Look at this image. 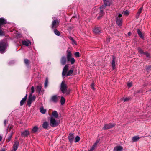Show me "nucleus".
<instances>
[{
  "mask_svg": "<svg viewBox=\"0 0 151 151\" xmlns=\"http://www.w3.org/2000/svg\"><path fill=\"white\" fill-rule=\"evenodd\" d=\"M27 94L26 95V96L24 97L22 99V101H24L25 102V101H26V100L27 99Z\"/></svg>",
  "mask_w": 151,
  "mask_h": 151,
  "instance_id": "ea45409f",
  "label": "nucleus"
},
{
  "mask_svg": "<svg viewBox=\"0 0 151 151\" xmlns=\"http://www.w3.org/2000/svg\"><path fill=\"white\" fill-rule=\"evenodd\" d=\"M74 55L76 57H79L80 56L79 53L78 52H76L74 54Z\"/></svg>",
  "mask_w": 151,
  "mask_h": 151,
  "instance_id": "f704fd0d",
  "label": "nucleus"
},
{
  "mask_svg": "<svg viewBox=\"0 0 151 151\" xmlns=\"http://www.w3.org/2000/svg\"><path fill=\"white\" fill-rule=\"evenodd\" d=\"M142 7H141V8H139V10H138L137 13H139V14H141V13L142 11Z\"/></svg>",
  "mask_w": 151,
  "mask_h": 151,
  "instance_id": "4c0bfd02",
  "label": "nucleus"
},
{
  "mask_svg": "<svg viewBox=\"0 0 151 151\" xmlns=\"http://www.w3.org/2000/svg\"><path fill=\"white\" fill-rule=\"evenodd\" d=\"M143 55H145L147 57H148L149 56V54L147 52H144Z\"/></svg>",
  "mask_w": 151,
  "mask_h": 151,
  "instance_id": "c03bdc74",
  "label": "nucleus"
},
{
  "mask_svg": "<svg viewBox=\"0 0 151 151\" xmlns=\"http://www.w3.org/2000/svg\"><path fill=\"white\" fill-rule=\"evenodd\" d=\"M68 69V65H66L64 67L63 70L62 72V76L63 77V76H65L67 72Z\"/></svg>",
  "mask_w": 151,
  "mask_h": 151,
  "instance_id": "4468645a",
  "label": "nucleus"
},
{
  "mask_svg": "<svg viewBox=\"0 0 151 151\" xmlns=\"http://www.w3.org/2000/svg\"><path fill=\"white\" fill-rule=\"evenodd\" d=\"M95 146H94V145H93V146H92V147L91 148V149H90V150H89V151H93V150L94 149L95 147Z\"/></svg>",
  "mask_w": 151,
  "mask_h": 151,
  "instance_id": "a19ab883",
  "label": "nucleus"
},
{
  "mask_svg": "<svg viewBox=\"0 0 151 151\" xmlns=\"http://www.w3.org/2000/svg\"><path fill=\"white\" fill-rule=\"evenodd\" d=\"M129 100V98H125L123 99L124 102L127 101Z\"/></svg>",
  "mask_w": 151,
  "mask_h": 151,
  "instance_id": "3c124183",
  "label": "nucleus"
},
{
  "mask_svg": "<svg viewBox=\"0 0 151 151\" xmlns=\"http://www.w3.org/2000/svg\"><path fill=\"white\" fill-rule=\"evenodd\" d=\"M6 23V19L3 18H0V28L1 26L2 25L5 24Z\"/></svg>",
  "mask_w": 151,
  "mask_h": 151,
  "instance_id": "f3484780",
  "label": "nucleus"
},
{
  "mask_svg": "<svg viewBox=\"0 0 151 151\" xmlns=\"http://www.w3.org/2000/svg\"><path fill=\"white\" fill-rule=\"evenodd\" d=\"M124 14L125 15H128L129 14V12L127 10H126L124 12Z\"/></svg>",
  "mask_w": 151,
  "mask_h": 151,
  "instance_id": "79ce46f5",
  "label": "nucleus"
},
{
  "mask_svg": "<svg viewBox=\"0 0 151 151\" xmlns=\"http://www.w3.org/2000/svg\"><path fill=\"white\" fill-rule=\"evenodd\" d=\"M99 140H97L96 142L93 145L96 146L97 145L98 143L99 142Z\"/></svg>",
  "mask_w": 151,
  "mask_h": 151,
  "instance_id": "603ef678",
  "label": "nucleus"
},
{
  "mask_svg": "<svg viewBox=\"0 0 151 151\" xmlns=\"http://www.w3.org/2000/svg\"><path fill=\"white\" fill-rule=\"evenodd\" d=\"M137 50L139 53L143 55V54L144 52H143V51L141 49L140 47H138L137 48Z\"/></svg>",
  "mask_w": 151,
  "mask_h": 151,
  "instance_id": "c756f323",
  "label": "nucleus"
},
{
  "mask_svg": "<svg viewBox=\"0 0 151 151\" xmlns=\"http://www.w3.org/2000/svg\"><path fill=\"white\" fill-rule=\"evenodd\" d=\"M24 61L25 64L27 65H28L29 63V60L27 59H25L24 60Z\"/></svg>",
  "mask_w": 151,
  "mask_h": 151,
  "instance_id": "c9c22d12",
  "label": "nucleus"
},
{
  "mask_svg": "<svg viewBox=\"0 0 151 151\" xmlns=\"http://www.w3.org/2000/svg\"><path fill=\"white\" fill-rule=\"evenodd\" d=\"M66 58L65 56H63L61 57L60 60V62L62 65H64L66 64Z\"/></svg>",
  "mask_w": 151,
  "mask_h": 151,
  "instance_id": "f8f14e48",
  "label": "nucleus"
},
{
  "mask_svg": "<svg viewBox=\"0 0 151 151\" xmlns=\"http://www.w3.org/2000/svg\"><path fill=\"white\" fill-rule=\"evenodd\" d=\"M65 99L63 96H62L61 98L60 102L61 105H63L65 102Z\"/></svg>",
  "mask_w": 151,
  "mask_h": 151,
  "instance_id": "bb28decb",
  "label": "nucleus"
},
{
  "mask_svg": "<svg viewBox=\"0 0 151 151\" xmlns=\"http://www.w3.org/2000/svg\"><path fill=\"white\" fill-rule=\"evenodd\" d=\"M132 84L131 83H129L127 84V86L129 87H130L132 86Z\"/></svg>",
  "mask_w": 151,
  "mask_h": 151,
  "instance_id": "8fccbe9b",
  "label": "nucleus"
},
{
  "mask_svg": "<svg viewBox=\"0 0 151 151\" xmlns=\"http://www.w3.org/2000/svg\"><path fill=\"white\" fill-rule=\"evenodd\" d=\"M9 128V130L11 129V128H12V127L11 126H10V127H9V126L8 127V129H9V128Z\"/></svg>",
  "mask_w": 151,
  "mask_h": 151,
  "instance_id": "e2e57ef3",
  "label": "nucleus"
},
{
  "mask_svg": "<svg viewBox=\"0 0 151 151\" xmlns=\"http://www.w3.org/2000/svg\"><path fill=\"white\" fill-rule=\"evenodd\" d=\"M60 90L61 92L63 94L66 93V95H68L70 93V90L68 89L67 86L64 81H63L61 83Z\"/></svg>",
  "mask_w": 151,
  "mask_h": 151,
  "instance_id": "f03ea898",
  "label": "nucleus"
},
{
  "mask_svg": "<svg viewBox=\"0 0 151 151\" xmlns=\"http://www.w3.org/2000/svg\"><path fill=\"white\" fill-rule=\"evenodd\" d=\"M122 15L121 14H119L118 16L116 15V21L117 24L119 26H121L122 25V19L121 18Z\"/></svg>",
  "mask_w": 151,
  "mask_h": 151,
  "instance_id": "39448f33",
  "label": "nucleus"
},
{
  "mask_svg": "<svg viewBox=\"0 0 151 151\" xmlns=\"http://www.w3.org/2000/svg\"><path fill=\"white\" fill-rule=\"evenodd\" d=\"M14 63V61L13 60V61H11L10 62H9V63L10 64H13Z\"/></svg>",
  "mask_w": 151,
  "mask_h": 151,
  "instance_id": "5fc2aeb1",
  "label": "nucleus"
},
{
  "mask_svg": "<svg viewBox=\"0 0 151 151\" xmlns=\"http://www.w3.org/2000/svg\"><path fill=\"white\" fill-rule=\"evenodd\" d=\"M42 86L40 85H39L37 87L36 91L38 92V93L40 94L41 92V89Z\"/></svg>",
  "mask_w": 151,
  "mask_h": 151,
  "instance_id": "4be33fe9",
  "label": "nucleus"
},
{
  "mask_svg": "<svg viewBox=\"0 0 151 151\" xmlns=\"http://www.w3.org/2000/svg\"><path fill=\"white\" fill-rule=\"evenodd\" d=\"M115 58L114 56H112V65L113 69H115Z\"/></svg>",
  "mask_w": 151,
  "mask_h": 151,
  "instance_id": "6ab92c4d",
  "label": "nucleus"
},
{
  "mask_svg": "<svg viewBox=\"0 0 151 151\" xmlns=\"http://www.w3.org/2000/svg\"><path fill=\"white\" fill-rule=\"evenodd\" d=\"M1 151H5V150L4 149H2L1 150Z\"/></svg>",
  "mask_w": 151,
  "mask_h": 151,
  "instance_id": "69168bd1",
  "label": "nucleus"
},
{
  "mask_svg": "<svg viewBox=\"0 0 151 151\" xmlns=\"http://www.w3.org/2000/svg\"><path fill=\"white\" fill-rule=\"evenodd\" d=\"M28 100H29L31 102V103L32 101V100L31 99L29 98V99H28Z\"/></svg>",
  "mask_w": 151,
  "mask_h": 151,
  "instance_id": "680f3d73",
  "label": "nucleus"
},
{
  "mask_svg": "<svg viewBox=\"0 0 151 151\" xmlns=\"http://www.w3.org/2000/svg\"><path fill=\"white\" fill-rule=\"evenodd\" d=\"M137 32L139 36L141 38L143 39L144 38V36L143 35L139 29H137Z\"/></svg>",
  "mask_w": 151,
  "mask_h": 151,
  "instance_id": "393cba45",
  "label": "nucleus"
},
{
  "mask_svg": "<svg viewBox=\"0 0 151 151\" xmlns=\"http://www.w3.org/2000/svg\"><path fill=\"white\" fill-rule=\"evenodd\" d=\"M40 111L42 114H45L46 113V110L44 109L43 107H41L40 108Z\"/></svg>",
  "mask_w": 151,
  "mask_h": 151,
  "instance_id": "a878e982",
  "label": "nucleus"
},
{
  "mask_svg": "<svg viewBox=\"0 0 151 151\" xmlns=\"http://www.w3.org/2000/svg\"><path fill=\"white\" fill-rule=\"evenodd\" d=\"M130 34H131V33H130V32H129L128 33V35H130Z\"/></svg>",
  "mask_w": 151,
  "mask_h": 151,
  "instance_id": "338daca9",
  "label": "nucleus"
},
{
  "mask_svg": "<svg viewBox=\"0 0 151 151\" xmlns=\"http://www.w3.org/2000/svg\"><path fill=\"white\" fill-rule=\"evenodd\" d=\"M105 6H110L112 4V0H103Z\"/></svg>",
  "mask_w": 151,
  "mask_h": 151,
  "instance_id": "9b49d317",
  "label": "nucleus"
},
{
  "mask_svg": "<svg viewBox=\"0 0 151 151\" xmlns=\"http://www.w3.org/2000/svg\"><path fill=\"white\" fill-rule=\"evenodd\" d=\"M52 116L55 118H57L58 116V114L57 111H54L52 113Z\"/></svg>",
  "mask_w": 151,
  "mask_h": 151,
  "instance_id": "b1692460",
  "label": "nucleus"
},
{
  "mask_svg": "<svg viewBox=\"0 0 151 151\" xmlns=\"http://www.w3.org/2000/svg\"><path fill=\"white\" fill-rule=\"evenodd\" d=\"M19 145V142L17 141L15 142L13 145V148L12 151H16Z\"/></svg>",
  "mask_w": 151,
  "mask_h": 151,
  "instance_id": "ddd939ff",
  "label": "nucleus"
},
{
  "mask_svg": "<svg viewBox=\"0 0 151 151\" xmlns=\"http://www.w3.org/2000/svg\"><path fill=\"white\" fill-rule=\"evenodd\" d=\"M72 44H76V41L74 40L72 41Z\"/></svg>",
  "mask_w": 151,
  "mask_h": 151,
  "instance_id": "864d4df0",
  "label": "nucleus"
},
{
  "mask_svg": "<svg viewBox=\"0 0 151 151\" xmlns=\"http://www.w3.org/2000/svg\"><path fill=\"white\" fill-rule=\"evenodd\" d=\"M140 14H139V13H137V15H136V18H138V17H139L140 15Z\"/></svg>",
  "mask_w": 151,
  "mask_h": 151,
  "instance_id": "4d7b16f0",
  "label": "nucleus"
},
{
  "mask_svg": "<svg viewBox=\"0 0 151 151\" xmlns=\"http://www.w3.org/2000/svg\"><path fill=\"white\" fill-rule=\"evenodd\" d=\"M73 73V70H70L67 73V76H69L71 75Z\"/></svg>",
  "mask_w": 151,
  "mask_h": 151,
  "instance_id": "7c9ffc66",
  "label": "nucleus"
},
{
  "mask_svg": "<svg viewBox=\"0 0 151 151\" xmlns=\"http://www.w3.org/2000/svg\"><path fill=\"white\" fill-rule=\"evenodd\" d=\"M35 96H33L32 97H29V98L31 99L32 100V101H33L35 99Z\"/></svg>",
  "mask_w": 151,
  "mask_h": 151,
  "instance_id": "e433bc0d",
  "label": "nucleus"
},
{
  "mask_svg": "<svg viewBox=\"0 0 151 151\" xmlns=\"http://www.w3.org/2000/svg\"><path fill=\"white\" fill-rule=\"evenodd\" d=\"M66 57L68 62H70L71 64H73L75 62L74 58L72 57V54L70 50H68Z\"/></svg>",
  "mask_w": 151,
  "mask_h": 151,
  "instance_id": "20e7f679",
  "label": "nucleus"
},
{
  "mask_svg": "<svg viewBox=\"0 0 151 151\" xmlns=\"http://www.w3.org/2000/svg\"><path fill=\"white\" fill-rule=\"evenodd\" d=\"M12 136V133H11L10 135H9L7 139L8 142H9L11 139Z\"/></svg>",
  "mask_w": 151,
  "mask_h": 151,
  "instance_id": "473e14b6",
  "label": "nucleus"
},
{
  "mask_svg": "<svg viewBox=\"0 0 151 151\" xmlns=\"http://www.w3.org/2000/svg\"><path fill=\"white\" fill-rule=\"evenodd\" d=\"M48 79L46 78L45 83V87L46 88L48 85Z\"/></svg>",
  "mask_w": 151,
  "mask_h": 151,
  "instance_id": "72a5a7b5",
  "label": "nucleus"
},
{
  "mask_svg": "<svg viewBox=\"0 0 151 151\" xmlns=\"http://www.w3.org/2000/svg\"><path fill=\"white\" fill-rule=\"evenodd\" d=\"M59 21L58 19L54 20L52 24V28L54 29L57 28L59 25Z\"/></svg>",
  "mask_w": 151,
  "mask_h": 151,
  "instance_id": "423d86ee",
  "label": "nucleus"
},
{
  "mask_svg": "<svg viewBox=\"0 0 151 151\" xmlns=\"http://www.w3.org/2000/svg\"><path fill=\"white\" fill-rule=\"evenodd\" d=\"M50 122L51 127H55L58 125L60 121L59 120H56L53 116H51L50 117Z\"/></svg>",
  "mask_w": 151,
  "mask_h": 151,
  "instance_id": "7ed1b4c3",
  "label": "nucleus"
},
{
  "mask_svg": "<svg viewBox=\"0 0 151 151\" xmlns=\"http://www.w3.org/2000/svg\"><path fill=\"white\" fill-rule=\"evenodd\" d=\"M115 125V124L110 123L108 124H105L102 129L104 130L110 129L114 127Z\"/></svg>",
  "mask_w": 151,
  "mask_h": 151,
  "instance_id": "0eeeda50",
  "label": "nucleus"
},
{
  "mask_svg": "<svg viewBox=\"0 0 151 151\" xmlns=\"http://www.w3.org/2000/svg\"><path fill=\"white\" fill-rule=\"evenodd\" d=\"M6 40L3 39L0 41V53H3L5 51L7 47Z\"/></svg>",
  "mask_w": 151,
  "mask_h": 151,
  "instance_id": "f257e3e1",
  "label": "nucleus"
},
{
  "mask_svg": "<svg viewBox=\"0 0 151 151\" xmlns=\"http://www.w3.org/2000/svg\"><path fill=\"white\" fill-rule=\"evenodd\" d=\"M4 34V32L1 30L0 29V36H2Z\"/></svg>",
  "mask_w": 151,
  "mask_h": 151,
  "instance_id": "37998d69",
  "label": "nucleus"
},
{
  "mask_svg": "<svg viewBox=\"0 0 151 151\" xmlns=\"http://www.w3.org/2000/svg\"><path fill=\"white\" fill-rule=\"evenodd\" d=\"M7 121L6 120H5L4 121V124L5 126L7 124Z\"/></svg>",
  "mask_w": 151,
  "mask_h": 151,
  "instance_id": "6e6d98bb",
  "label": "nucleus"
},
{
  "mask_svg": "<svg viewBox=\"0 0 151 151\" xmlns=\"http://www.w3.org/2000/svg\"><path fill=\"white\" fill-rule=\"evenodd\" d=\"M33 93H32V92H31L30 93V94H29V97H32V94H33Z\"/></svg>",
  "mask_w": 151,
  "mask_h": 151,
  "instance_id": "13d9d810",
  "label": "nucleus"
},
{
  "mask_svg": "<svg viewBox=\"0 0 151 151\" xmlns=\"http://www.w3.org/2000/svg\"><path fill=\"white\" fill-rule=\"evenodd\" d=\"M38 129V127L37 126H35L32 129V132L33 133H35Z\"/></svg>",
  "mask_w": 151,
  "mask_h": 151,
  "instance_id": "cd10ccee",
  "label": "nucleus"
},
{
  "mask_svg": "<svg viewBox=\"0 0 151 151\" xmlns=\"http://www.w3.org/2000/svg\"><path fill=\"white\" fill-rule=\"evenodd\" d=\"M31 92L34 93L35 91L34 88L33 86H32L31 88Z\"/></svg>",
  "mask_w": 151,
  "mask_h": 151,
  "instance_id": "49530a36",
  "label": "nucleus"
},
{
  "mask_svg": "<svg viewBox=\"0 0 151 151\" xmlns=\"http://www.w3.org/2000/svg\"><path fill=\"white\" fill-rule=\"evenodd\" d=\"M22 43L23 45L28 46L29 45V44H31V42L28 40H24L22 42Z\"/></svg>",
  "mask_w": 151,
  "mask_h": 151,
  "instance_id": "412c9836",
  "label": "nucleus"
},
{
  "mask_svg": "<svg viewBox=\"0 0 151 151\" xmlns=\"http://www.w3.org/2000/svg\"><path fill=\"white\" fill-rule=\"evenodd\" d=\"M2 137L1 136H0V141H1L2 139Z\"/></svg>",
  "mask_w": 151,
  "mask_h": 151,
  "instance_id": "0e129e2a",
  "label": "nucleus"
},
{
  "mask_svg": "<svg viewBox=\"0 0 151 151\" xmlns=\"http://www.w3.org/2000/svg\"><path fill=\"white\" fill-rule=\"evenodd\" d=\"M24 102H25V101H22V100H21L20 102V106H22L24 104Z\"/></svg>",
  "mask_w": 151,
  "mask_h": 151,
  "instance_id": "de8ad7c7",
  "label": "nucleus"
},
{
  "mask_svg": "<svg viewBox=\"0 0 151 151\" xmlns=\"http://www.w3.org/2000/svg\"><path fill=\"white\" fill-rule=\"evenodd\" d=\"M51 101L54 103H56L58 101V97L56 95L53 96L50 99Z\"/></svg>",
  "mask_w": 151,
  "mask_h": 151,
  "instance_id": "aec40b11",
  "label": "nucleus"
},
{
  "mask_svg": "<svg viewBox=\"0 0 151 151\" xmlns=\"http://www.w3.org/2000/svg\"><path fill=\"white\" fill-rule=\"evenodd\" d=\"M93 31L95 34L97 35L100 34L102 32L101 28L98 27H96L93 29Z\"/></svg>",
  "mask_w": 151,
  "mask_h": 151,
  "instance_id": "6e6552de",
  "label": "nucleus"
},
{
  "mask_svg": "<svg viewBox=\"0 0 151 151\" xmlns=\"http://www.w3.org/2000/svg\"><path fill=\"white\" fill-rule=\"evenodd\" d=\"M109 40H110L109 39H107V40L106 41H107V42H109Z\"/></svg>",
  "mask_w": 151,
  "mask_h": 151,
  "instance_id": "052dcab7",
  "label": "nucleus"
},
{
  "mask_svg": "<svg viewBox=\"0 0 151 151\" xmlns=\"http://www.w3.org/2000/svg\"><path fill=\"white\" fill-rule=\"evenodd\" d=\"M105 8V6L103 5L100 7V11L99 13L100 16L98 17V18H99L102 16L104 14V9Z\"/></svg>",
  "mask_w": 151,
  "mask_h": 151,
  "instance_id": "9d476101",
  "label": "nucleus"
},
{
  "mask_svg": "<svg viewBox=\"0 0 151 151\" xmlns=\"http://www.w3.org/2000/svg\"><path fill=\"white\" fill-rule=\"evenodd\" d=\"M123 150V148L120 146H116L114 148V151H122Z\"/></svg>",
  "mask_w": 151,
  "mask_h": 151,
  "instance_id": "dca6fc26",
  "label": "nucleus"
},
{
  "mask_svg": "<svg viewBox=\"0 0 151 151\" xmlns=\"http://www.w3.org/2000/svg\"><path fill=\"white\" fill-rule=\"evenodd\" d=\"M31 102L29 100H28L27 101V104L28 105H29V107H30V106L31 104Z\"/></svg>",
  "mask_w": 151,
  "mask_h": 151,
  "instance_id": "58836bf2",
  "label": "nucleus"
},
{
  "mask_svg": "<svg viewBox=\"0 0 151 151\" xmlns=\"http://www.w3.org/2000/svg\"><path fill=\"white\" fill-rule=\"evenodd\" d=\"M140 92V91H139H139H138V92Z\"/></svg>",
  "mask_w": 151,
  "mask_h": 151,
  "instance_id": "774afa93",
  "label": "nucleus"
},
{
  "mask_svg": "<svg viewBox=\"0 0 151 151\" xmlns=\"http://www.w3.org/2000/svg\"><path fill=\"white\" fill-rule=\"evenodd\" d=\"M70 39L72 41H73V40H74L72 37H70Z\"/></svg>",
  "mask_w": 151,
  "mask_h": 151,
  "instance_id": "bf43d9fd",
  "label": "nucleus"
},
{
  "mask_svg": "<svg viewBox=\"0 0 151 151\" xmlns=\"http://www.w3.org/2000/svg\"><path fill=\"white\" fill-rule=\"evenodd\" d=\"M74 134L73 133H70L68 136V139L70 143L72 144L74 141Z\"/></svg>",
  "mask_w": 151,
  "mask_h": 151,
  "instance_id": "1a4fd4ad",
  "label": "nucleus"
},
{
  "mask_svg": "<svg viewBox=\"0 0 151 151\" xmlns=\"http://www.w3.org/2000/svg\"><path fill=\"white\" fill-rule=\"evenodd\" d=\"M29 134V132L28 130H26L24 131H22L21 132V135L22 136L24 137H26Z\"/></svg>",
  "mask_w": 151,
  "mask_h": 151,
  "instance_id": "2eb2a0df",
  "label": "nucleus"
},
{
  "mask_svg": "<svg viewBox=\"0 0 151 151\" xmlns=\"http://www.w3.org/2000/svg\"><path fill=\"white\" fill-rule=\"evenodd\" d=\"M49 125V124L48 122H43L42 125V127L43 128L46 129L47 128Z\"/></svg>",
  "mask_w": 151,
  "mask_h": 151,
  "instance_id": "a211bd4d",
  "label": "nucleus"
},
{
  "mask_svg": "<svg viewBox=\"0 0 151 151\" xmlns=\"http://www.w3.org/2000/svg\"><path fill=\"white\" fill-rule=\"evenodd\" d=\"M151 68V65H149L148 66H147L146 68V69L147 70H149Z\"/></svg>",
  "mask_w": 151,
  "mask_h": 151,
  "instance_id": "a18cd8bd",
  "label": "nucleus"
},
{
  "mask_svg": "<svg viewBox=\"0 0 151 151\" xmlns=\"http://www.w3.org/2000/svg\"><path fill=\"white\" fill-rule=\"evenodd\" d=\"M54 33L57 36H59L60 35V32L56 29H55L54 30Z\"/></svg>",
  "mask_w": 151,
  "mask_h": 151,
  "instance_id": "c85d7f7f",
  "label": "nucleus"
},
{
  "mask_svg": "<svg viewBox=\"0 0 151 151\" xmlns=\"http://www.w3.org/2000/svg\"><path fill=\"white\" fill-rule=\"evenodd\" d=\"M80 140V137L79 136H77L75 138V142H78Z\"/></svg>",
  "mask_w": 151,
  "mask_h": 151,
  "instance_id": "2f4dec72",
  "label": "nucleus"
},
{
  "mask_svg": "<svg viewBox=\"0 0 151 151\" xmlns=\"http://www.w3.org/2000/svg\"><path fill=\"white\" fill-rule=\"evenodd\" d=\"M140 137L138 136H135L132 137V140L133 142H134L138 141Z\"/></svg>",
  "mask_w": 151,
  "mask_h": 151,
  "instance_id": "5701e85b",
  "label": "nucleus"
},
{
  "mask_svg": "<svg viewBox=\"0 0 151 151\" xmlns=\"http://www.w3.org/2000/svg\"><path fill=\"white\" fill-rule=\"evenodd\" d=\"M94 84L93 83H92L91 84V88L93 90H94Z\"/></svg>",
  "mask_w": 151,
  "mask_h": 151,
  "instance_id": "09e8293b",
  "label": "nucleus"
}]
</instances>
